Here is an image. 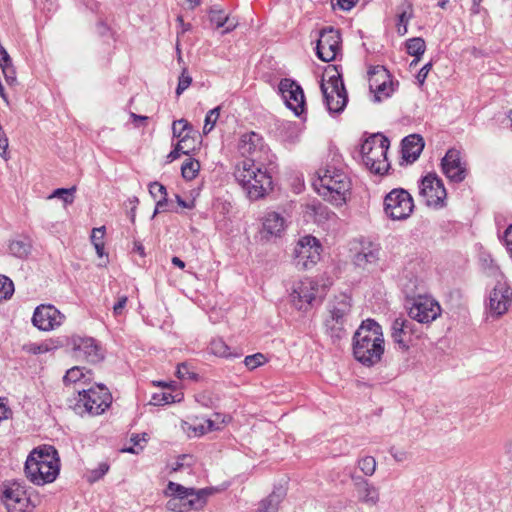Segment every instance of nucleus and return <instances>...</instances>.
<instances>
[{"label":"nucleus","instance_id":"1","mask_svg":"<svg viewBox=\"0 0 512 512\" xmlns=\"http://www.w3.org/2000/svg\"><path fill=\"white\" fill-rule=\"evenodd\" d=\"M313 186L325 200L341 206L350 195L351 180L342 164L333 158L332 162L318 169Z\"/></svg>","mask_w":512,"mask_h":512},{"label":"nucleus","instance_id":"2","mask_svg":"<svg viewBox=\"0 0 512 512\" xmlns=\"http://www.w3.org/2000/svg\"><path fill=\"white\" fill-rule=\"evenodd\" d=\"M353 355L357 361L370 367L380 362L384 353L381 326L372 319L362 322L353 336Z\"/></svg>","mask_w":512,"mask_h":512},{"label":"nucleus","instance_id":"3","mask_svg":"<svg viewBox=\"0 0 512 512\" xmlns=\"http://www.w3.org/2000/svg\"><path fill=\"white\" fill-rule=\"evenodd\" d=\"M60 472V458L51 445L34 448L25 462L26 477L35 485H45L56 480Z\"/></svg>","mask_w":512,"mask_h":512},{"label":"nucleus","instance_id":"4","mask_svg":"<svg viewBox=\"0 0 512 512\" xmlns=\"http://www.w3.org/2000/svg\"><path fill=\"white\" fill-rule=\"evenodd\" d=\"M234 175L250 200L261 199L273 189L272 173L265 162L243 160L236 166Z\"/></svg>","mask_w":512,"mask_h":512},{"label":"nucleus","instance_id":"5","mask_svg":"<svg viewBox=\"0 0 512 512\" xmlns=\"http://www.w3.org/2000/svg\"><path fill=\"white\" fill-rule=\"evenodd\" d=\"M166 495L171 496L166 507L170 511L187 512L199 510L206 505L207 497L211 494L208 489L187 488L170 481L167 485Z\"/></svg>","mask_w":512,"mask_h":512},{"label":"nucleus","instance_id":"6","mask_svg":"<svg viewBox=\"0 0 512 512\" xmlns=\"http://www.w3.org/2000/svg\"><path fill=\"white\" fill-rule=\"evenodd\" d=\"M389 140L381 134H373L361 145L363 164L375 174H384L388 168L387 152Z\"/></svg>","mask_w":512,"mask_h":512},{"label":"nucleus","instance_id":"7","mask_svg":"<svg viewBox=\"0 0 512 512\" xmlns=\"http://www.w3.org/2000/svg\"><path fill=\"white\" fill-rule=\"evenodd\" d=\"M351 312V299L346 294L336 296L328 305L329 316L325 320L327 333L334 340H340L346 335Z\"/></svg>","mask_w":512,"mask_h":512},{"label":"nucleus","instance_id":"8","mask_svg":"<svg viewBox=\"0 0 512 512\" xmlns=\"http://www.w3.org/2000/svg\"><path fill=\"white\" fill-rule=\"evenodd\" d=\"M326 292L324 285H320L311 278L295 282L291 288L289 299L293 307L299 311H307L316 301H321Z\"/></svg>","mask_w":512,"mask_h":512},{"label":"nucleus","instance_id":"9","mask_svg":"<svg viewBox=\"0 0 512 512\" xmlns=\"http://www.w3.org/2000/svg\"><path fill=\"white\" fill-rule=\"evenodd\" d=\"M320 88L328 112L330 114L343 112L348 102V95L340 74L336 72L328 80L322 79Z\"/></svg>","mask_w":512,"mask_h":512},{"label":"nucleus","instance_id":"10","mask_svg":"<svg viewBox=\"0 0 512 512\" xmlns=\"http://www.w3.org/2000/svg\"><path fill=\"white\" fill-rule=\"evenodd\" d=\"M385 215L394 221L405 220L414 210V201L408 191L403 188L392 189L383 200Z\"/></svg>","mask_w":512,"mask_h":512},{"label":"nucleus","instance_id":"11","mask_svg":"<svg viewBox=\"0 0 512 512\" xmlns=\"http://www.w3.org/2000/svg\"><path fill=\"white\" fill-rule=\"evenodd\" d=\"M111 403V393L104 385L99 384L79 392L77 407H83L88 414L96 416L105 412Z\"/></svg>","mask_w":512,"mask_h":512},{"label":"nucleus","instance_id":"12","mask_svg":"<svg viewBox=\"0 0 512 512\" xmlns=\"http://www.w3.org/2000/svg\"><path fill=\"white\" fill-rule=\"evenodd\" d=\"M419 195L424 203L433 208L445 206L447 192L436 173H428L419 182Z\"/></svg>","mask_w":512,"mask_h":512},{"label":"nucleus","instance_id":"13","mask_svg":"<svg viewBox=\"0 0 512 512\" xmlns=\"http://www.w3.org/2000/svg\"><path fill=\"white\" fill-rule=\"evenodd\" d=\"M321 244L311 235L302 237L294 249V263L298 269H310L320 259Z\"/></svg>","mask_w":512,"mask_h":512},{"label":"nucleus","instance_id":"14","mask_svg":"<svg viewBox=\"0 0 512 512\" xmlns=\"http://www.w3.org/2000/svg\"><path fill=\"white\" fill-rule=\"evenodd\" d=\"M238 150L242 156L246 157L245 160H250L254 163L272 162L269 149L264 143L263 138L255 132L245 133L240 137Z\"/></svg>","mask_w":512,"mask_h":512},{"label":"nucleus","instance_id":"15","mask_svg":"<svg viewBox=\"0 0 512 512\" xmlns=\"http://www.w3.org/2000/svg\"><path fill=\"white\" fill-rule=\"evenodd\" d=\"M512 304V289L506 281L498 280L489 294L487 309L493 318L503 316Z\"/></svg>","mask_w":512,"mask_h":512},{"label":"nucleus","instance_id":"16","mask_svg":"<svg viewBox=\"0 0 512 512\" xmlns=\"http://www.w3.org/2000/svg\"><path fill=\"white\" fill-rule=\"evenodd\" d=\"M341 50L340 32L333 27H326L319 33L316 46L318 58L324 62L333 61Z\"/></svg>","mask_w":512,"mask_h":512},{"label":"nucleus","instance_id":"17","mask_svg":"<svg viewBox=\"0 0 512 512\" xmlns=\"http://www.w3.org/2000/svg\"><path fill=\"white\" fill-rule=\"evenodd\" d=\"M278 90L287 108L300 116L305 110V96L301 86L296 81L285 78L280 81Z\"/></svg>","mask_w":512,"mask_h":512},{"label":"nucleus","instance_id":"18","mask_svg":"<svg viewBox=\"0 0 512 512\" xmlns=\"http://www.w3.org/2000/svg\"><path fill=\"white\" fill-rule=\"evenodd\" d=\"M408 314L412 320H416L421 324H428L440 316L441 307L433 298L419 296L414 299Z\"/></svg>","mask_w":512,"mask_h":512},{"label":"nucleus","instance_id":"19","mask_svg":"<svg viewBox=\"0 0 512 512\" xmlns=\"http://www.w3.org/2000/svg\"><path fill=\"white\" fill-rule=\"evenodd\" d=\"M65 318L55 306L42 304L35 309L32 323L41 331H52L60 327Z\"/></svg>","mask_w":512,"mask_h":512},{"label":"nucleus","instance_id":"20","mask_svg":"<svg viewBox=\"0 0 512 512\" xmlns=\"http://www.w3.org/2000/svg\"><path fill=\"white\" fill-rule=\"evenodd\" d=\"M391 337L394 343L399 345L400 349L407 350L413 337H420V331L411 318L407 319L401 316L395 318L392 322Z\"/></svg>","mask_w":512,"mask_h":512},{"label":"nucleus","instance_id":"21","mask_svg":"<svg viewBox=\"0 0 512 512\" xmlns=\"http://www.w3.org/2000/svg\"><path fill=\"white\" fill-rule=\"evenodd\" d=\"M443 174L454 183L464 181L467 176L466 162L463 161L460 151L449 149L441 160Z\"/></svg>","mask_w":512,"mask_h":512},{"label":"nucleus","instance_id":"22","mask_svg":"<svg viewBox=\"0 0 512 512\" xmlns=\"http://www.w3.org/2000/svg\"><path fill=\"white\" fill-rule=\"evenodd\" d=\"M71 346L74 357L79 360L96 363L102 359L101 349L93 338L74 336Z\"/></svg>","mask_w":512,"mask_h":512},{"label":"nucleus","instance_id":"23","mask_svg":"<svg viewBox=\"0 0 512 512\" xmlns=\"http://www.w3.org/2000/svg\"><path fill=\"white\" fill-rule=\"evenodd\" d=\"M2 499L8 512H25L30 503L24 486L17 482L6 486Z\"/></svg>","mask_w":512,"mask_h":512},{"label":"nucleus","instance_id":"24","mask_svg":"<svg viewBox=\"0 0 512 512\" xmlns=\"http://www.w3.org/2000/svg\"><path fill=\"white\" fill-rule=\"evenodd\" d=\"M380 247L372 242L361 243L360 249L353 257L354 264L362 269H370L379 261Z\"/></svg>","mask_w":512,"mask_h":512},{"label":"nucleus","instance_id":"25","mask_svg":"<svg viewBox=\"0 0 512 512\" xmlns=\"http://www.w3.org/2000/svg\"><path fill=\"white\" fill-rule=\"evenodd\" d=\"M285 227L286 220L281 214L274 211L268 212L262 220L261 237L266 240L280 237Z\"/></svg>","mask_w":512,"mask_h":512},{"label":"nucleus","instance_id":"26","mask_svg":"<svg viewBox=\"0 0 512 512\" xmlns=\"http://www.w3.org/2000/svg\"><path fill=\"white\" fill-rule=\"evenodd\" d=\"M424 148V140L420 135L412 134L402 141V156L407 162H414Z\"/></svg>","mask_w":512,"mask_h":512},{"label":"nucleus","instance_id":"27","mask_svg":"<svg viewBox=\"0 0 512 512\" xmlns=\"http://www.w3.org/2000/svg\"><path fill=\"white\" fill-rule=\"evenodd\" d=\"M209 20L216 28L225 27L222 34L229 33L238 26V21L234 17L226 15L223 10L218 8L210 9Z\"/></svg>","mask_w":512,"mask_h":512},{"label":"nucleus","instance_id":"28","mask_svg":"<svg viewBox=\"0 0 512 512\" xmlns=\"http://www.w3.org/2000/svg\"><path fill=\"white\" fill-rule=\"evenodd\" d=\"M359 500L367 505L374 506L379 501V491L366 480L356 483Z\"/></svg>","mask_w":512,"mask_h":512},{"label":"nucleus","instance_id":"29","mask_svg":"<svg viewBox=\"0 0 512 512\" xmlns=\"http://www.w3.org/2000/svg\"><path fill=\"white\" fill-rule=\"evenodd\" d=\"M413 16L412 4L404 2L398 7L397 33L404 36L408 32V23Z\"/></svg>","mask_w":512,"mask_h":512},{"label":"nucleus","instance_id":"30","mask_svg":"<svg viewBox=\"0 0 512 512\" xmlns=\"http://www.w3.org/2000/svg\"><path fill=\"white\" fill-rule=\"evenodd\" d=\"M284 497V491L278 489L273 491L266 499L261 501L257 512H276Z\"/></svg>","mask_w":512,"mask_h":512},{"label":"nucleus","instance_id":"31","mask_svg":"<svg viewBox=\"0 0 512 512\" xmlns=\"http://www.w3.org/2000/svg\"><path fill=\"white\" fill-rule=\"evenodd\" d=\"M182 399L183 393L181 391L174 390V393L170 391H161L152 395L151 403L153 405H166L180 402Z\"/></svg>","mask_w":512,"mask_h":512},{"label":"nucleus","instance_id":"32","mask_svg":"<svg viewBox=\"0 0 512 512\" xmlns=\"http://www.w3.org/2000/svg\"><path fill=\"white\" fill-rule=\"evenodd\" d=\"M369 88H379L380 84L384 81H388L391 77L388 70H386L383 66H374L369 72Z\"/></svg>","mask_w":512,"mask_h":512},{"label":"nucleus","instance_id":"33","mask_svg":"<svg viewBox=\"0 0 512 512\" xmlns=\"http://www.w3.org/2000/svg\"><path fill=\"white\" fill-rule=\"evenodd\" d=\"M31 243L27 239L12 240L9 244V252L18 258H25L29 255Z\"/></svg>","mask_w":512,"mask_h":512},{"label":"nucleus","instance_id":"34","mask_svg":"<svg viewBox=\"0 0 512 512\" xmlns=\"http://www.w3.org/2000/svg\"><path fill=\"white\" fill-rule=\"evenodd\" d=\"M407 53L415 56L416 59L411 64H416L426 50L425 41L422 38H411L406 42Z\"/></svg>","mask_w":512,"mask_h":512},{"label":"nucleus","instance_id":"35","mask_svg":"<svg viewBox=\"0 0 512 512\" xmlns=\"http://www.w3.org/2000/svg\"><path fill=\"white\" fill-rule=\"evenodd\" d=\"M192 130L193 128L191 124L185 119H179L173 122V136L179 138V140L185 137L186 134H188V142H190V133L192 132Z\"/></svg>","mask_w":512,"mask_h":512},{"label":"nucleus","instance_id":"36","mask_svg":"<svg viewBox=\"0 0 512 512\" xmlns=\"http://www.w3.org/2000/svg\"><path fill=\"white\" fill-rule=\"evenodd\" d=\"M210 351L212 354L219 357H231L233 354L230 351L228 345L220 338L214 339L210 343Z\"/></svg>","mask_w":512,"mask_h":512},{"label":"nucleus","instance_id":"37","mask_svg":"<svg viewBox=\"0 0 512 512\" xmlns=\"http://www.w3.org/2000/svg\"><path fill=\"white\" fill-rule=\"evenodd\" d=\"M200 169V164L198 161L193 159H188L186 162L182 164L181 172L182 176L187 180H192L196 177L198 171Z\"/></svg>","mask_w":512,"mask_h":512},{"label":"nucleus","instance_id":"38","mask_svg":"<svg viewBox=\"0 0 512 512\" xmlns=\"http://www.w3.org/2000/svg\"><path fill=\"white\" fill-rule=\"evenodd\" d=\"M370 90H371V92L374 93L375 99L377 101H381L383 98L389 97L394 91L393 82L391 81V77L389 78L388 81L382 82L380 84L379 88H372Z\"/></svg>","mask_w":512,"mask_h":512},{"label":"nucleus","instance_id":"39","mask_svg":"<svg viewBox=\"0 0 512 512\" xmlns=\"http://www.w3.org/2000/svg\"><path fill=\"white\" fill-rule=\"evenodd\" d=\"M219 116H220V107L219 106L208 111V113L205 116V123H204V127H203L204 134H208L213 130L217 120L219 119Z\"/></svg>","mask_w":512,"mask_h":512},{"label":"nucleus","instance_id":"40","mask_svg":"<svg viewBox=\"0 0 512 512\" xmlns=\"http://www.w3.org/2000/svg\"><path fill=\"white\" fill-rule=\"evenodd\" d=\"M376 460L372 456H365L358 462L360 470L367 476H372L376 470Z\"/></svg>","mask_w":512,"mask_h":512},{"label":"nucleus","instance_id":"41","mask_svg":"<svg viewBox=\"0 0 512 512\" xmlns=\"http://www.w3.org/2000/svg\"><path fill=\"white\" fill-rule=\"evenodd\" d=\"M76 191L75 187H72L70 189L66 188H58L53 191V193L48 197L49 199L52 198H59L64 201L66 204H71L74 200L73 194Z\"/></svg>","mask_w":512,"mask_h":512},{"label":"nucleus","instance_id":"42","mask_svg":"<svg viewBox=\"0 0 512 512\" xmlns=\"http://www.w3.org/2000/svg\"><path fill=\"white\" fill-rule=\"evenodd\" d=\"M176 375L179 379L196 380L198 377L196 372L186 362L178 364Z\"/></svg>","mask_w":512,"mask_h":512},{"label":"nucleus","instance_id":"43","mask_svg":"<svg viewBox=\"0 0 512 512\" xmlns=\"http://www.w3.org/2000/svg\"><path fill=\"white\" fill-rule=\"evenodd\" d=\"M13 292V282L8 277L0 275V300L10 298Z\"/></svg>","mask_w":512,"mask_h":512},{"label":"nucleus","instance_id":"44","mask_svg":"<svg viewBox=\"0 0 512 512\" xmlns=\"http://www.w3.org/2000/svg\"><path fill=\"white\" fill-rule=\"evenodd\" d=\"M109 470L107 463H100L96 469L91 470L87 474V480L90 483L96 482L101 479Z\"/></svg>","mask_w":512,"mask_h":512},{"label":"nucleus","instance_id":"45","mask_svg":"<svg viewBox=\"0 0 512 512\" xmlns=\"http://www.w3.org/2000/svg\"><path fill=\"white\" fill-rule=\"evenodd\" d=\"M265 360L266 359L263 354L256 353L254 355L246 356L244 363L248 369L253 370L264 364Z\"/></svg>","mask_w":512,"mask_h":512},{"label":"nucleus","instance_id":"46","mask_svg":"<svg viewBox=\"0 0 512 512\" xmlns=\"http://www.w3.org/2000/svg\"><path fill=\"white\" fill-rule=\"evenodd\" d=\"M192 83V77L188 74L186 69H183L178 79V85L176 88L177 96L181 95Z\"/></svg>","mask_w":512,"mask_h":512},{"label":"nucleus","instance_id":"47","mask_svg":"<svg viewBox=\"0 0 512 512\" xmlns=\"http://www.w3.org/2000/svg\"><path fill=\"white\" fill-rule=\"evenodd\" d=\"M167 211H174L173 204L168 200L167 196L161 197L156 201L155 210L152 217H155L157 214Z\"/></svg>","mask_w":512,"mask_h":512},{"label":"nucleus","instance_id":"48","mask_svg":"<svg viewBox=\"0 0 512 512\" xmlns=\"http://www.w3.org/2000/svg\"><path fill=\"white\" fill-rule=\"evenodd\" d=\"M185 142H188V134H186L185 137L180 139L175 145L174 149L168 154L167 158L169 162L176 160L177 158H179L182 152H185Z\"/></svg>","mask_w":512,"mask_h":512},{"label":"nucleus","instance_id":"49","mask_svg":"<svg viewBox=\"0 0 512 512\" xmlns=\"http://www.w3.org/2000/svg\"><path fill=\"white\" fill-rule=\"evenodd\" d=\"M0 68L3 72L5 80L8 84L12 85L16 81V72L12 65V61L8 63H4L0 65Z\"/></svg>","mask_w":512,"mask_h":512},{"label":"nucleus","instance_id":"50","mask_svg":"<svg viewBox=\"0 0 512 512\" xmlns=\"http://www.w3.org/2000/svg\"><path fill=\"white\" fill-rule=\"evenodd\" d=\"M149 193L153 199L158 197L167 196V189L159 182H152L149 184Z\"/></svg>","mask_w":512,"mask_h":512},{"label":"nucleus","instance_id":"51","mask_svg":"<svg viewBox=\"0 0 512 512\" xmlns=\"http://www.w3.org/2000/svg\"><path fill=\"white\" fill-rule=\"evenodd\" d=\"M83 376L82 370L79 367L69 369L63 377L65 383H73Z\"/></svg>","mask_w":512,"mask_h":512},{"label":"nucleus","instance_id":"52","mask_svg":"<svg viewBox=\"0 0 512 512\" xmlns=\"http://www.w3.org/2000/svg\"><path fill=\"white\" fill-rule=\"evenodd\" d=\"M127 302H128L127 296H125V295L118 296L116 303L113 305L114 316L118 317L124 313Z\"/></svg>","mask_w":512,"mask_h":512},{"label":"nucleus","instance_id":"53","mask_svg":"<svg viewBox=\"0 0 512 512\" xmlns=\"http://www.w3.org/2000/svg\"><path fill=\"white\" fill-rule=\"evenodd\" d=\"M390 454L396 462H404L410 457V454L403 449L392 448Z\"/></svg>","mask_w":512,"mask_h":512},{"label":"nucleus","instance_id":"54","mask_svg":"<svg viewBox=\"0 0 512 512\" xmlns=\"http://www.w3.org/2000/svg\"><path fill=\"white\" fill-rule=\"evenodd\" d=\"M104 235H105V227L104 226L94 228L92 230V234H91V242L93 244L104 243L103 242Z\"/></svg>","mask_w":512,"mask_h":512},{"label":"nucleus","instance_id":"55","mask_svg":"<svg viewBox=\"0 0 512 512\" xmlns=\"http://www.w3.org/2000/svg\"><path fill=\"white\" fill-rule=\"evenodd\" d=\"M504 243L508 254L512 258V224L504 232Z\"/></svg>","mask_w":512,"mask_h":512},{"label":"nucleus","instance_id":"56","mask_svg":"<svg viewBox=\"0 0 512 512\" xmlns=\"http://www.w3.org/2000/svg\"><path fill=\"white\" fill-rule=\"evenodd\" d=\"M431 67H432V64L431 63H427L426 65H424L420 71L418 72L417 74V80L419 82V84H423L428 76V73L429 71L431 70Z\"/></svg>","mask_w":512,"mask_h":512},{"label":"nucleus","instance_id":"57","mask_svg":"<svg viewBox=\"0 0 512 512\" xmlns=\"http://www.w3.org/2000/svg\"><path fill=\"white\" fill-rule=\"evenodd\" d=\"M11 415V410L7 407L4 399L0 398V421L8 419Z\"/></svg>","mask_w":512,"mask_h":512},{"label":"nucleus","instance_id":"58","mask_svg":"<svg viewBox=\"0 0 512 512\" xmlns=\"http://www.w3.org/2000/svg\"><path fill=\"white\" fill-rule=\"evenodd\" d=\"M356 3L357 0H337V5L339 8L345 11L352 9Z\"/></svg>","mask_w":512,"mask_h":512},{"label":"nucleus","instance_id":"59","mask_svg":"<svg viewBox=\"0 0 512 512\" xmlns=\"http://www.w3.org/2000/svg\"><path fill=\"white\" fill-rule=\"evenodd\" d=\"M8 148V139L4 132H0V156H4L6 154Z\"/></svg>","mask_w":512,"mask_h":512},{"label":"nucleus","instance_id":"60","mask_svg":"<svg viewBox=\"0 0 512 512\" xmlns=\"http://www.w3.org/2000/svg\"><path fill=\"white\" fill-rule=\"evenodd\" d=\"M197 402H199L201 405L209 407L212 405V399L207 396L205 393L199 394L196 398Z\"/></svg>","mask_w":512,"mask_h":512},{"label":"nucleus","instance_id":"61","mask_svg":"<svg viewBox=\"0 0 512 512\" xmlns=\"http://www.w3.org/2000/svg\"><path fill=\"white\" fill-rule=\"evenodd\" d=\"M193 430L195 432L196 436H201L207 433L206 426H205V420L199 424H195L193 426Z\"/></svg>","mask_w":512,"mask_h":512},{"label":"nucleus","instance_id":"62","mask_svg":"<svg viewBox=\"0 0 512 512\" xmlns=\"http://www.w3.org/2000/svg\"><path fill=\"white\" fill-rule=\"evenodd\" d=\"M29 351L32 352L33 354H41V353L48 351V347L43 346V345L33 344L30 346Z\"/></svg>","mask_w":512,"mask_h":512},{"label":"nucleus","instance_id":"63","mask_svg":"<svg viewBox=\"0 0 512 512\" xmlns=\"http://www.w3.org/2000/svg\"><path fill=\"white\" fill-rule=\"evenodd\" d=\"M176 201L182 208L191 209L193 207V202H187L183 200L179 195H176Z\"/></svg>","mask_w":512,"mask_h":512},{"label":"nucleus","instance_id":"64","mask_svg":"<svg viewBox=\"0 0 512 512\" xmlns=\"http://www.w3.org/2000/svg\"><path fill=\"white\" fill-rule=\"evenodd\" d=\"M321 214H325L328 220H333L336 218V214L332 211H329L327 208H321Z\"/></svg>","mask_w":512,"mask_h":512}]
</instances>
